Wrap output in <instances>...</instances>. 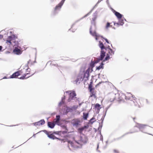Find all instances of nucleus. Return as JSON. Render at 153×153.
Instances as JSON below:
<instances>
[{
    "label": "nucleus",
    "instance_id": "f257e3e1",
    "mask_svg": "<svg viewBox=\"0 0 153 153\" xmlns=\"http://www.w3.org/2000/svg\"><path fill=\"white\" fill-rule=\"evenodd\" d=\"M77 138L78 140H75L73 142H68V143L71 145V146L74 148L81 147L83 144H86L88 140L87 137L84 134L78 136Z\"/></svg>",
    "mask_w": 153,
    "mask_h": 153
},
{
    "label": "nucleus",
    "instance_id": "f03ea898",
    "mask_svg": "<svg viewBox=\"0 0 153 153\" xmlns=\"http://www.w3.org/2000/svg\"><path fill=\"white\" fill-rule=\"evenodd\" d=\"M93 18H92V20L91 21V24L92 25L91 26L90 29V33L95 38V39L96 40H98V37L100 36L96 32V22L97 18V12L96 11L93 14Z\"/></svg>",
    "mask_w": 153,
    "mask_h": 153
},
{
    "label": "nucleus",
    "instance_id": "7ed1b4c3",
    "mask_svg": "<svg viewBox=\"0 0 153 153\" xmlns=\"http://www.w3.org/2000/svg\"><path fill=\"white\" fill-rule=\"evenodd\" d=\"M136 127L138 128L140 131L145 133H147L148 129L149 128L147 125L140 123L137 124L134 127V129Z\"/></svg>",
    "mask_w": 153,
    "mask_h": 153
},
{
    "label": "nucleus",
    "instance_id": "20e7f679",
    "mask_svg": "<svg viewBox=\"0 0 153 153\" xmlns=\"http://www.w3.org/2000/svg\"><path fill=\"white\" fill-rule=\"evenodd\" d=\"M128 94L129 95L128 97L127 96H126L123 93H121L119 94V96L120 97H119L118 98L120 100H123L124 99H125L126 100H130L131 99L133 98H132L131 96H132V94L130 93H128ZM115 95H118V94H115Z\"/></svg>",
    "mask_w": 153,
    "mask_h": 153
},
{
    "label": "nucleus",
    "instance_id": "39448f33",
    "mask_svg": "<svg viewBox=\"0 0 153 153\" xmlns=\"http://www.w3.org/2000/svg\"><path fill=\"white\" fill-rule=\"evenodd\" d=\"M66 93H68L69 95V97L68 100V102H70L74 99L76 98V94L74 91H73L72 92L69 91L66 92Z\"/></svg>",
    "mask_w": 153,
    "mask_h": 153
},
{
    "label": "nucleus",
    "instance_id": "423d86ee",
    "mask_svg": "<svg viewBox=\"0 0 153 153\" xmlns=\"http://www.w3.org/2000/svg\"><path fill=\"white\" fill-rule=\"evenodd\" d=\"M98 4L97 3L96 4L94 7L87 14L85 15L84 16L81 18L76 20L75 21V22L71 26V28H72L73 26L76 24V23L79 21L81 20L82 19L84 18H85L88 15H89L92 12V11L94 10V9L97 6V4Z\"/></svg>",
    "mask_w": 153,
    "mask_h": 153
},
{
    "label": "nucleus",
    "instance_id": "0eeeda50",
    "mask_svg": "<svg viewBox=\"0 0 153 153\" xmlns=\"http://www.w3.org/2000/svg\"><path fill=\"white\" fill-rule=\"evenodd\" d=\"M90 71V68H88L84 74V75L83 78V80L84 79L85 81L87 80L89 76V71Z\"/></svg>",
    "mask_w": 153,
    "mask_h": 153
},
{
    "label": "nucleus",
    "instance_id": "6e6552de",
    "mask_svg": "<svg viewBox=\"0 0 153 153\" xmlns=\"http://www.w3.org/2000/svg\"><path fill=\"white\" fill-rule=\"evenodd\" d=\"M133 98L130 100V101L129 102L131 105H134L135 106H137L138 105L135 98L132 95L131 96Z\"/></svg>",
    "mask_w": 153,
    "mask_h": 153
},
{
    "label": "nucleus",
    "instance_id": "1a4fd4ad",
    "mask_svg": "<svg viewBox=\"0 0 153 153\" xmlns=\"http://www.w3.org/2000/svg\"><path fill=\"white\" fill-rule=\"evenodd\" d=\"M80 123V120L78 119L73 120L71 122L73 126L76 127H77Z\"/></svg>",
    "mask_w": 153,
    "mask_h": 153
},
{
    "label": "nucleus",
    "instance_id": "9d476101",
    "mask_svg": "<svg viewBox=\"0 0 153 153\" xmlns=\"http://www.w3.org/2000/svg\"><path fill=\"white\" fill-rule=\"evenodd\" d=\"M83 76L82 74H80L78 75L75 81L76 84H77L80 83V82L83 80Z\"/></svg>",
    "mask_w": 153,
    "mask_h": 153
},
{
    "label": "nucleus",
    "instance_id": "9b49d317",
    "mask_svg": "<svg viewBox=\"0 0 153 153\" xmlns=\"http://www.w3.org/2000/svg\"><path fill=\"white\" fill-rule=\"evenodd\" d=\"M88 88L89 90V91L91 94V96L92 97L94 96L95 94V90L94 88H93L92 85H89Z\"/></svg>",
    "mask_w": 153,
    "mask_h": 153
},
{
    "label": "nucleus",
    "instance_id": "f8f14e48",
    "mask_svg": "<svg viewBox=\"0 0 153 153\" xmlns=\"http://www.w3.org/2000/svg\"><path fill=\"white\" fill-rule=\"evenodd\" d=\"M45 121L44 120H41L39 121L33 123L31 124H32L33 125L35 126H40V125H42L45 124Z\"/></svg>",
    "mask_w": 153,
    "mask_h": 153
},
{
    "label": "nucleus",
    "instance_id": "ddd939ff",
    "mask_svg": "<svg viewBox=\"0 0 153 153\" xmlns=\"http://www.w3.org/2000/svg\"><path fill=\"white\" fill-rule=\"evenodd\" d=\"M13 52L16 54L19 55L22 53V52L19 49L16 47L13 50Z\"/></svg>",
    "mask_w": 153,
    "mask_h": 153
},
{
    "label": "nucleus",
    "instance_id": "4468645a",
    "mask_svg": "<svg viewBox=\"0 0 153 153\" xmlns=\"http://www.w3.org/2000/svg\"><path fill=\"white\" fill-rule=\"evenodd\" d=\"M65 0H62L61 2L58 4L55 8V10H59L63 5Z\"/></svg>",
    "mask_w": 153,
    "mask_h": 153
},
{
    "label": "nucleus",
    "instance_id": "2eb2a0df",
    "mask_svg": "<svg viewBox=\"0 0 153 153\" xmlns=\"http://www.w3.org/2000/svg\"><path fill=\"white\" fill-rule=\"evenodd\" d=\"M20 74L19 71H17L13 73L10 76V78H16L17 77L20 75Z\"/></svg>",
    "mask_w": 153,
    "mask_h": 153
},
{
    "label": "nucleus",
    "instance_id": "dca6fc26",
    "mask_svg": "<svg viewBox=\"0 0 153 153\" xmlns=\"http://www.w3.org/2000/svg\"><path fill=\"white\" fill-rule=\"evenodd\" d=\"M60 120V116L59 115H57L56 116V118L54 119V121L55 124L58 125H59V121Z\"/></svg>",
    "mask_w": 153,
    "mask_h": 153
},
{
    "label": "nucleus",
    "instance_id": "f3484780",
    "mask_svg": "<svg viewBox=\"0 0 153 153\" xmlns=\"http://www.w3.org/2000/svg\"><path fill=\"white\" fill-rule=\"evenodd\" d=\"M114 14L117 17L118 19H120L122 18L123 15L121 14L120 13L117 12L115 10L114 12Z\"/></svg>",
    "mask_w": 153,
    "mask_h": 153
},
{
    "label": "nucleus",
    "instance_id": "a211bd4d",
    "mask_svg": "<svg viewBox=\"0 0 153 153\" xmlns=\"http://www.w3.org/2000/svg\"><path fill=\"white\" fill-rule=\"evenodd\" d=\"M99 46L100 48L101 49V51L104 50V49H105L106 51H107L108 49V48L105 47L103 43L101 42L100 41L99 42Z\"/></svg>",
    "mask_w": 153,
    "mask_h": 153
},
{
    "label": "nucleus",
    "instance_id": "6ab92c4d",
    "mask_svg": "<svg viewBox=\"0 0 153 153\" xmlns=\"http://www.w3.org/2000/svg\"><path fill=\"white\" fill-rule=\"evenodd\" d=\"M108 49L107 50V51L108 52V53L111 56H113L114 54V51L111 48H110V46H108Z\"/></svg>",
    "mask_w": 153,
    "mask_h": 153
},
{
    "label": "nucleus",
    "instance_id": "aec40b11",
    "mask_svg": "<svg viewBox=\"0 0 153 153\" xmlns=\"http://www.w3.org/2000/svg\"><path fill=\"white\" fill-rule=\"evenodd\" d=\"M105 51L104 50L101 51L100 53V55L99 57L100 59L102 60L105 56Z\"/></svg>",
    "mask_w": 153,
    "mask_h": 153
},
{
    "label": "nucleus",
    "instance_id": "412c9836",
    "mask_svg": "<svg viewBox=\"0 0 153 153\" xmlns=\"http://www.w3.org/2000/svg\"><path fill=\"white\" fill-rule=\"evenodd\" d=\"M55 125V123H52L50 122H48V127L51 128H53Z\"/></svg>",
    "mask_w": 153,
    "mask_h": 153
},
{
    "label": "nucleus",
    "instance_id": "4be33fe9",
    "mask_svg": "<svg viewBox=\"0 0 153 153\" xmlns=\"http://www.w3.org/2000/svg\"><path fill=\"white\" fill-rule=\"evenodd\" d=\"M95 63L94 62V61H91V62L90 64V67L91 68V69H90V70H91V72L93 71V68L94 67V66L95 64Z\"/></svg>",
    "mask_w": 153,
    "mask_h": 153
},
{
    "label": "nucleus",
    "instance_id": "5701e85b",
    "mask_svg": "<svg viewBox=\"0 0 153 153\" xmlns=\"http://www.w3.org/2000/svg\"><path fill=\"white\" fill-rule=\"evenodd\" d=\"M48 136L50 138L54 140L55 139H58V138L56 137L54 135L52 134H48Z\"/></svg>",
    "mask_w": 153,
    "mask_h": 153
},
{
    "label": "nucleus",
    "instance_id": "b1692460",
    "mask_svg": "<svg viewBox=\"0 0 153 153\" xmlns=\"http://www.w3.org/2000/svg\"><path fill=\"white\" fill-rule=\"evenodd\" d=\"M89 113H85V112L83 113V118L84 120H86L87 118L88 117Z\"/></svg>",
    "mask_w": 153,
    "mask_h": 153
},
{
    "label": "nucleus",
    "instance_id": "393cba45",
    "mask_svg": "<svg viewBox=\"0 0 153 153\" xmlns=\"http://www.w3.org/2000/svg\"><path fill=\"white\" fill-rule=\"evenodd\" d=\"M104 64L103 63V62H102L100 65V66H97L96 67V70H100L101 69H103V65H104Z\"/></svg>",
    "mask_w": 153,
    "mask_h": 153
},
{
    "label": "nucleus",
    "instance_id": "a878e982",
    "mask_svg": "<svg viewBox=\"0 0 153 153\" xmlns=\"http://www.w3.org/2000/svg\"><path fill=\"white\" fill-rule=\"evenodd\" d=\"M29 74V73H27L26 74H24L22 76H21V77H20L19 78V79H27V78H28L30 77V76H28V77H25L26 76Z\"/></svg>",
    "mask_w": 153,
    "mask_h": 153
},
{
    "label": "nucleus",
    "instance_id": "bb28decb",
    "mask_svg": "<svg viewBox=\"0 0 153 153\" xmlns=\"http://www.w3.org/2000/svg\"><path fill=\"white\" fill-rule=\"evenodd\" d=\"M15 39L17 38V36L15 35H15H13L8 36L7 38V39L12 40V39H15Z\"/></svg>",
    "mask_w": 153,
    "mask_h": 153
},
{
    "label": "nucleus",
    "instance_id": "cd10ccee",
    "mask_svg": "<svg viewBox=\"0 0 153 153\" xmlns=\"http://www.w3.org/2000/svg\"><path fill=\"white\" fill-rule=\"evenodd\" d=\"M118 22H119V25H123L124 24V19L122 18L120 19H118Z\"/></svg>",
    "mask_w": 153,
    "mask_h": 153
},
{
    "label": "nucleus",
    "instance_id": "c85d7f7f",
    "mask_svg": "<svg viewBox=\"0 0 153 153\" xmlns=\"http://www.w3.org/2000/svg\"><path fill=\"white\" fill-rule=\"evenodd\" d=\"M110 55L109 54H107L106 56L105 57L104 60H103L102 62H104L110 59Z\"/></svg>",
    "mask_w": 153,
    "mask_h": 153
},
{
    "label": "nucleus",
    "instance_id": "c756f323",
    "mask_svg": "<svg viewBox=\"0 0 153 153\" xmlns=\"http://www.w3.org/2000/svg\"><path fill=\"white\" fill-rule=\"evenodd\" d=\"M110 107V105H109V106H108L107 107H106L105 109V114L104 115V118H102V119H101V120H102V123L103 122V119H104V118L105 117V115H106V112L108 110V109Z\"/></svg>",
    "mask_w": 153,
    "mask_h": 153
},
{
    "label": "nucleus",
    "instance_id": "7c9ffc66",
    "mask_svg": "<svg viewBox=\"0 0 153 153\" xmlns=\"http://www.w3.org/2000/svg\"><path fill=\"white\" fill-rule=\"evenodd\" d=\"M63 127L65 128V129H66L64 131H60V132H61L63 134L67 133H68V130L67 129L66 127L65 126H64Z\"/></svg>",
    "mask_w": 153,
    "mask_h": 153
},
{
    "label": "nucleus",
    "instance_id": "2f4dec72",
    "mask_svg": "<svg viewBox=\"0 0 153 153\" xmlns=\"http://www.w3.org/2000/svg\"><path fill=\"white\" fill-rule=\"evenodd\" d=\"M138 132V130H135L133 131V132H128L126 133V134H124L122 136V137H123L125 135H126V134H131V133H134V132Z\"/></svg>",
    "mask_w": 153,
    "mask_h": 153
},
{
    "label": "nucleus",
    "instance_id": "473e14b6",
    "mask_svg": "<svg viewBox=\"0 0 153 153\" xmlns=\"http://www.w3.org/2000/svg\"><path fill=\"white\" fill-rule=\"evenodd\" d=\"M100 105L98 103H96L95 105V107L98 110L100 109Z\"/></svg>",
    "mask_w": 153,
    "mask_h": 153
},
{
    "label": "nucleus",
    "instance_id": "72a5a7b5",
    "mask_svg": "<svg viewBox=\"0 0 153 153\" xmlns=\"http://www.w3.org/2000/svg\"><path fill=\"white\" fill-rule=\"evenodd\" d=\"M95 118L94 117H93L92 118H91L89 121V123H91V124H93L95 121H93V120H94Z\"/></svg>",
    "mask_w": 153,
    "mask_h": 153
},
{
    "label": "nucleus",
    "instance_id": "f704fd0d",
    "mask_svg": "<svg viewBox=\"0 0 153 153\" xmlns=\"http://www.w3.org/2000/svg\"><path fill=\"white\" fill-rule=\"evenodd\" d=\"M84 130V129L82 127L79 128V129H78V130L80 133H81L82 131H83Z\"/></svg>",
    "mask_w": 153,
    "mask_h": 153
},
{
    "label": "nucleus",
    "instance_id": "c9c22d12",
    "mask_svg": "<svg viewBox=\"0 0 153 153\" xmlns=\"http://www.w3.org/2000/svg\"><path fill=\"white\" fill-rule=\"evenodd\" d=\"M110 27H112V26L110 25V23L108 22L107 23L105 27L106 29H107Z\"/></svg>",
    "mask_w": 153,
    "mask_h": 153
},
{
    "label": "nucleus",
    "instance_id": "e433bc0d",
    "mask_svg": "<svg viewBox=\"0 0 153 153\" xmlns=\"http://www.w3.org/2000/svg\"><path fill=\"white\" fill-rule=\"evenodd\" d=\"M100 140L102 141V142H103V136L101 134V132H100Z\"/></svg>",
    "mask_w": 153,
    "mask_h": 153
},
{
    "label": "nucleus",
    "instance_id": "4c0bfd02",
    "mask_svg": "<svg viewBox=\"0 0 153 153\" xmlns=\"http://www.w3.org/2000/svg\"><path fill=\"white\" fill-rule=\"evenodd\" d=\"M100 60H101L100 59V58H99V59H97V60H95V61H94L95 64L97 63H98Z\"/></svg>",
    "mask_w": 153,
    "mask_h": 153
},
{
    "label": "nucleus",
    "instance_id": "58836bf2",
    "mask_svg": "<svg viewBox=\"0 0 153 153\" xmlns=\"http://www.w3.org/2000/svg\"><path fill=\"white\" fill-rule=\"evenodd\" d=\"M78 107L77 105H74L71 107V108L72 109H76Z\"/></svg>",
    "mask_w": 153,
    "mask_h": 153
},
{
    "label": "nucleus",
    "instance_id": "ea45409f",
    "mask_svg": "<svg viewBox=\"0 0 153 153\" xmlns=\"http://www.w3.org/2000/svg\"><path fill=\"white\" fill-rule=\"evenodd\" d=\"M64 103V102L63 101H60L59 103L58 106L59 107H60V105L63 104Z\"/></svg>",
    "mask_w": 153,
    "mask_h": 153
},
{
    "label": "nucleus",
    "instance_id": "a19ab883",
    "mask_svg": "<svg viewBox=\"0 0 153 153\" xmlns=\"http://www.w3.org/2000/svg\"><path fill=\"white\" fill-rule=\"evenodd\" d=\"M11 40L10 39H9L7 38V39L6 40V43H10V44H12V42H11Z\"/></svg>",
    "mask_w": 153,
    "mask_h": 153
},
{
    "label": "nucleus",
    "instance_id": "79ce46f5",
    "mask_svg": "<svg viewBox=\"0 0 153 153\" xmlns=\"http://www.w3.org/2000/svg\"><path fill=\"white\" fill-rule=\"evenodd\" d=\"M30 60L29 61H28L27 64H26L25 66V68H28V64L30 63Z\"/></svg>",
    "mask_w": 153,
    "mask_h": 153
},
{
    "label": "nucleus",
    "instance_id": "37998d69",
    "mask_svg": "<svg viewBox=\"0 0 153 153\" xmlns=\"http://www.w3.org/2000/svg\"><path fill=\"white\" fill-rule=\"evenodd\" d=\"M82 127L84 128V129H87L88 128V125H85V126H84Z\"/></svg>",
    "mask_w": 153,
    "mask_h": 153
},
{
    "label": "nucleus",
    "instance_id": "c03bdc74",
    "mask_svg": "<svg viewBox=\"0 0 153 153\" xmlns=\"http://www.w3.org/2000/svg\"><path fill=\"white\" fill-rule=\"evenodd\" d=\"M82 127L84 128V129H87L88 128V125H85V126H84Z\"/></svg>",
    "mask_w": 153,
    "mask_h": 153
},
{
    "label": "nucleus",
    "instance_id": "a18cd8bd",
    "mask_svg": "<svg viewBox=\"0 0 153 153\" xmlns=\"http://www.w3.org/2000/svg\"><path fill=\"white\" fill-rule=\"evenodd\" d=\"M102 127V125H100V126L98 127V130L100 131V132H101V129Z\"/></svg>",
    "mask_w": 153,
    "mask_h": 153
},
{
    "label": "nucleus",
    "instance_id": "49530a36",
    "mask_svg": "<svg viewBox=\"0 0 153 153\" xmlns=\"http://www.w3.org/2000/svg\"><path fill=\"white\" fill-rule=\"evenodd\" d=\"M105 40V42L108 44H109V42L108 41V39H107L105 38H103Z\"/></svg>",
    "mask_w": 153,
    "mask_h": 153
},
{
    "label": "nucleus",
    "instance_id": "de8ad7c7",
    "mask_svg": "<svg viewBox=\"0 0 153 153\" xmlns=\"http://www.w3.org/2000/svg\"><path fill=\"white\" fill-rule=\"evenodd\" d=\"M15 44L16 45L17 47H19V44L17 41H15Z\"/></svg>",
    "mask_w": 153,
    "mask_h": 153
},
{
    "label": "nucleus",
    "instance_id": "09e8293b",
    "mask_svg": "<svg viewBox=\"0 0 153 153\" xmlns=\"http://www.w3.org/2000/svg\"><path fill=\"white\" fill-rule=\"evenodd\" d=\"M104 82H99L96 85V87L97 86H99L100 84H101L102 83H104Z\"/></svg>",
    "mask_w": 153,
    "mask_h": 153
},
{
    "label": "nucleus",
    "instance_id": "8fccbe9b",
    "mask_svg": "<svg viewBox=\"0 0 153 153\" xmlns=\"http://www.w3.org/2000/svg\"><path fill=\"white\" fill-rule=\"evenodd\" d=\"M43 131L47 135H48V134H49L48 132V131L46 130H44Z\"/></svg>",
    "mask_w": 153,
    "mask_h": 153
},
{
    "label": "nucleus",
    "instance_id": "3c124183",
    "mask_svg": "<svg viewBox=\"0 0 153 153\" xmlns=\"http://www.w3.org/2000/svg\"><path fill=\"white\" fill-rule=\"evenodd\" d=\"M51 65H54V66H58V64H54L53 63H52V62H51Z\"/></svg>",
    "mask_w": 153,
    "mask_h": 153
},
{
    "label": "nucleus",
    "instance_id": "603ef678",
    "mask_svg": "<svg viewBox=\"0 0 153 153\" xmlns=\"http://www.w3.org/2000/svg\"><path fill=\"white\" fill-rule=\"evenodd\" d=\"M99 143H98L97 144V151L99 152H100V151L99 150H98V148H99Z\"/></svg>",
    "mask_w": 153,
    "mask_h": 153
},
{
    "label": "nucleus",
    "instance_id": "864d4df0",
    "mask_svg": "<svg viewBox=\"0 0 153 153\" xmlns=\"http://www.w3.org/2000/svg\"><path fill=\"white\" fill-rule=\"evenodd\" d=\"M30 70H31V69L30 68H26V71L27 72H30Z\"/></svg>",
    "mask_w": 153,
    "mask_h": 153
},
{
    "label": "nucleus",
    "instance_id": "5fc2aeb1",
    "mask_svg": "<svg viewBox=\"0 0 153 153\" xmlns=\"http://www.w3.org/2000/svg\"><path fill=\"white\" fill-rule=\"evenodd\" d=\"M114 151L115 153H119L118 151L116 149H114Z\"/></svg>",
    "mask_w": 153,
    "mask_h": 153
},
{
    "label": "nucleus",
    "instance_id": "6e6d98bb",
    "mask_svg": "<svg viewBox=\"0 0 153 153\" xmlns=\"http://www.w3.org/2000/svg\"><path fill=\"white\" fill-rule=\"evenodd\" d=\"M119 23H120L119 22H117V23L114 22V25H120Z\"/></svg>",
    "mask_w": 153,
    "mask_h": 153
},
{
    "label": "nucleus",
    "instance_id": "4d7b16f0",
    "mask_svg": "<svg viewBox=\"0 0 153 153\" xmlns=\"http://www.w3.org/2000/svg\"><path fill=\"white\" fill-rule=\"evenodd\" d=\"M3 37V35L0 34V39L2 38Z\"/></svg>",
    "mask_w": 153,
    "mask_h": 153
},
{
    "label": "nucleus",
    "instance_id": "13d9d810",
    "mask_svg": "<svg viewBox=\"0 0 153 153\" xmlns=\"http://www.w3.org/2000/svg\"><path fill=\"white\" fill-rule=\"evenodd\" d=\"M76 100L77 102H79V98H78Z\"/></svg>",
    "mask_w": 153,
    "mask_h": 153
},
{
    "label": "nucleus",
    "instance_id": "bf43d9fd",
    "mask_svg": "<svg viewBox=\"0 0 153 153\" xmlns=\"http://www.w3.org/2000/svg\"><path fill=\"white\" fill-rule=\"evenodd\" d=\"M2 49V47L1 46H0V51H1Z\"/></svg>",
    "mask_w": 153,
    "mask_h": 153
},
{
    "label": "nucleus",
    "instance_id": "052dcab7",
    "mask_svg": "<svg viewBox=\"0 0 153 153\" xmlns=\"http://www.w3.org/2000/svg\"><path fill=\"white\" fill-rule=\"evenodd\" d=\"M77 97H76V98L75 99H73V100H74L76 102H77V101H76V99H77Z\"/></svg>",
    "mask_w": 153,
    "mask_h": 153
},
{
    "label": "nucleus",
    "instance_id": "680f3d73",
    "mask_svg": "<svg viewBox=\"0 0 153 153\" xmlns=\"http://www.w3.org/2000/svg\"><path fill=\"white\" fill-rule=\"evenodd\" d=\"M65 99V97H62V100L61 101H63V100H64Z\"/></svg>",
    "mask_w": 153,
    "mask_h": 153
},
{
    "label": "nucleus",
    "instance_id": "e2e57ef3",
    "mask_svg": "<svg viewBox=\"0 0 153 153\" xmlns=\"http://www.w3.org/2000/svg\"><path fill=\"white\" fill-rule=\"evenodd\" d=\"M93 82L92 81H91L90 82V84L89 85H92Z\"/></svg>",
    "mask_w": 153,
    "mask_h": 153
},
{
    "label": "nucleus",
    "instance_id": "0e129e2a",
    "mask_svg": "<svg viewBox=\"0 0 153 153\" xmlns=\"http://www.w3.org/2000/svg\"><path fill=\"white\" fill-rule=\"evenodd\" d=\"M101 1V0L100 1V0H99L97 3V4L99 3H100Z\"/></svg>",
    "mask_w": 153,
    "mask_h": 153
},
{
    "label": "nucleus",
    "instance_id": "69168bd1",
    "mask_svg": "<svg viewBox=\"0 0 153 153\" xmlns=\"http://www.w3.org/2000/svg\"><path fill=\"white\" fill-rule=\"evenodd\" d=\"M36 134H34L33 135V137H35Z\"/></svg>",
    "mask_w": 153,
    "mask_h": 153
},
{
    "label": "nucleus",
    "instance_id": "338daca9",
    "mask_svg": "<svg viewBox=\"0 0 153 153\" xmlns=\"http://www.w3.org/2000/svg\"><path fill=\"white\" fill-rule=\"evenodd\" d=\"M6 78H7V77H6V76H4V77L3 78V79H6Z\"/></svg>",
    "mask_w": 153,
    "mask_h": 153
},
{
    "label": "nucleus",
    "instance_id": "774afa93",
    "mask_svg": "<svg viewBox=\"0 0 153 153\" xmlns=\"http://www.w3.org/2000/svg\"><path fill=\"white\" fill-rule=\"evenodd\" d=\"M81 104H82V103H79V106H81Z\"/></svg>",
    "mask_w": 153,
    "mask_h": 153
}]
</instances>
